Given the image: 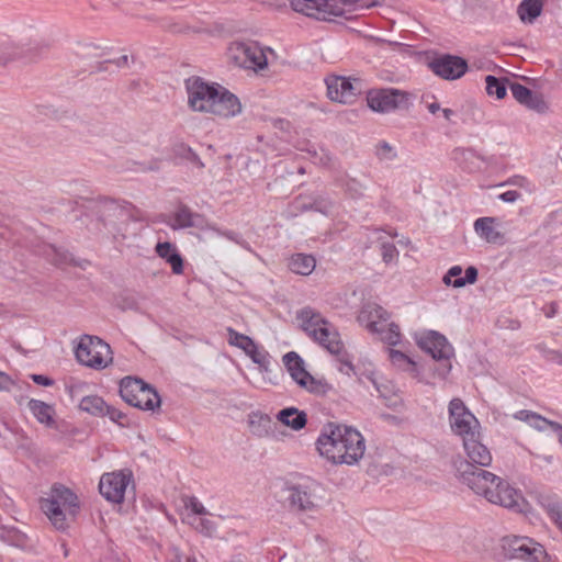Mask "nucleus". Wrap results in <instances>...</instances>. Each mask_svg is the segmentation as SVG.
<instances>
[{"label":"nucleus","mask_w":562,"mask_h":562,"mask_svg":"<svg viewBox=\"0 0 562 562\" xmlns=\"http://www.w3.org/2000/svg\"><path fill=\"white\" fill-rule=\"evenodd\" d=\"M30 411L33 416L45 426H52L54 424V408L53 406L38 401V400H30L27 404Z\"/></svg>","instance_id":"nucleus-32"},{"label":"nucleus","mask_w":562,"mask_h":562,"mask_svg":"<svg viewBox=\"0 0 562 562\" xmlns=\"http://www.w3.org/2000/svg\"><path fill=\"white\" fill-rule=\"evenodd\" d=\"M188 521L201 533L212 537L216 531V525L209 518L204 516L201 517H190L188 516Z\"/></svg>","instance_id":"nucleus-37"},{"label":"nucleus","mask_w":562,"mask_h":562,"mask_svg":"<svg viewBox=\"0 0 562 562\" xmlns=\"http://www.w3.org/2000/svg\"><path fill=\"white\" fill-rule=\"evenodd\" d=\"M514 418L528 424L530 427H532L533 429H536L538 431L544 432V431L550 430V431L557 434L559 437L560 443H562V425L561 424H559L557 422L549 420V419L542 417L541 415H539L535 412H531V411H527V409H521V411L516 412L514 414Z\"/></svg>","instance_id":"nucleus-19"},{"label":"nucleus","mask_w":562,"mask_h":562,"mask_svg":"<svg viewBox=\"0 0 562 562\" xmlns=\"http://www.w3.org/2000/svg\"><path fill=\"white\" fill-rule=\"evenodd\" d=\"M462 272L463 270L461 266H452L443 276V283L453 288H462L467 284H473L476 282L477 269L475 267H468L464 277H461Z\"/></svg>","instance_id":"nucleus-24"},{"label":"nucleus","mask_w":562,"mask_h":562,"mask_svg":"<svg viewBox=\"0 0 562 562\" xmlns=\"http://www.w3.org/2000/svg\"><path fill=\"white\" fill-rule=\"evenodd\" d=\"M376 155L381 160H385V161H392L396 158V151L390 144H387L385 142L381 143L378 146Z\"/></svg>","instance_id":"nucleus-43"},{"label":"nucleus","mask_w":562,"mask_h":562,"mask_svg":"<svg viewBox=\"0 0 562 562\" xmlns=\"http://www.w3.org/2000/svg\"><path fill=\"white\" fill-rule=\"evenodd\" d=\"M486 82V93L490 97H495L496 99L501 100L506 95V85L503 80L494 77V76H486L485 78Z\"/></svg>","instance_id":"nucleus-36"},{"label":"nucleus","mask_w":562,"mask_h":562,"mask_svg":"<svg viewBox=\"0 0 562 562\" xmlns=\"http://www.w3.org/2000/svg\"><path fill=\"white\" fill-rule=\"evenodd\" d=\"M427 110L431 114H437L438 112H441L442 109L440 108V104L438 102H431L427 104Z\"/></svg>","instance_id":"nucleus-54"},{"label":"nucleus","mask_w":562,"mask_h":562,"mask_svg":"<svg viewBox=\"0 0 562 562\" xmlns=\"http://www.w3.org/2000/svg\"><path fill=\"white\" fill-rule=\"evenodd\" d=\"M520 198V193L516 190H508L498 195V199L506 203H514Z\"/></svg>","instance_id":"nucleus-50"},{"label":"nucleus","mask_w":562,"mask_h":562,"mask_svg":"<svg viewBox=\"0 0 562 562\" xmlns=\"http://www.w3.org/2000/svg\"><path fill=\"white\" fill-rule=\"evenodd\" d=\"M496 218L494 217H479L474 221L473 228L476 235L490 244H502L504 235L497 231Z\"/></svg>","instance_id":"nucleus-23"},{"label":"nucleus","mask_w":562,"mask_h":562,"mask_svg":"<svg viewBox=\"0 0 562 562\" xmlns=\"http://www.w3.org/2000/svg\"><path fill=\"white\" fill-rule=\"evenodd\" d=\"M542 9V0H522L517 8V14L521 22L531 24L541 14Z\"/></svg>","instance_id":"nucleus-29"},{"label":"nucleus","mask_w":562,"mask_h":562,"mask_svg":"<svg viewBox=\"0 0 562 562\" xmlns=\"http://www.w3.org/2000/svg\"><path fill=\"white\" fill-rule=\"evenodd\" d=\"M367 101L371 110L380 113L405 110L411 105L409 94L397 89L370 91Z\"/></svg>","instance_id":"nucleus-14"},{"label":"nucleus","mask_w":562,"mask_h":562,"mask_svg":"<svg viewBox=\"0 0 562 562\" xmlns=\"http://www.w3.org/2000/svg\"><path fill=\"white\" fill-rule=\"evenodd\" d=\"M257 344L250 338L247 344H244V346H241V350L247 355L249 356V353H251V351L256 348Z\"/></svg>","instance_id":"nucleus-53"},{"label":"nucleus","mask_w":562,"mask_h":562,"mask_svg":"<svg viewBox=\"0 0 562 562\" xmlns=\"http://www.w3.org/2000/svg\"><path fill=\"white\" fill-rule=\"evenodd\" d=\"M538 458L543 459L548 463H551L553 461V457L552 456H547V457L546 456H543V457L542 456H538Z\"/></svg>","instance_id":"nucleus-61"},{"label":"nucleus","mask_w":562,"mask_h":562,"mask_svg":"<svg viewBox=\"0 0 562 562\" xmlns=\"http://www.w3.org/2000/svg\"><path fill=\"white\" fill-rule=\"evenodd\" d=\"M187 562H196V561H195V559H193V558H188V559H187Z\"/></svg>","instance_id":"nucleus-62"},{"label":"nucleus","mask_w":562,"mask_h":562,"mask_svg":"<svg viewBox=\"0 0 562 562\" xmlns=\"http://www.w3.org/2000/svg\"><path fill=\"white\" fill-rule=\"evenodd\" d=\"M389 319V312L375 303L364 304L358 315L359 323L370 333L378 330Z\"/></svg>","instance_id":"nucleus-21"},{"label":"nucleus","mask_w":562,"mask_h":562,"mask_svg":"<svg viewBox=\"0 0 562 562\" xmlns=\"http://www.w3.org/2000/svg\"><path fill=\"white\" fill-rule=\"evenodd\" d=\"M282 361L291 378L301 387L317 395L326 394L329 391L330 386L326 381L314 378L305 370L303 359L295 351L286 352Z\"/></svg>","instance_id":"nucleus-11"},{"label":"nucleus","mask_w":562,"mask_h":562,"mask_svg":"<svg viewBox=\"0 0 562 562\" xmlns=\"http://www.w3.org/2000/svg\"><path fill=\"white\" fill-rule=\"evenodd\" d=\"M13 56L0 48V65L7 64Z\"/></svg>","instance_id":"nucleus-55"},{"label":"nucleus","mask_w":562,"mask_h":562,"mask_svg":"<svg viewBox=\"0 0 562 562\" xmlns=\"http://www.w3.org/2000/svg\"><path fill=\"white\" fill-rule=\"evenodd\" d=\"M169 562H182L178 550H173L172 558L169 559Z\"/></svg>","instance_id":"nucleus-57"},{"label":"nucleus","mask_w":562,"mask_h":562,"mask_svg":"<svg viewBox=\"0 0 562 562\" xmlns=\"http://www.w3.org/2000/svg\"><path fill=\"white\" fill-rule=\"evenodd\" d=\"M277 419L295 431L303 429L307 423L306 414L295 407L281 409L277 415Z\"/></svg>","instance_id":"nucleus-27"},{"label":"nucleus","mask_w":562,"mask_h":562,"mask_svg":"<svg viewBox=\"0 0 562 562\" xmlns=\"http://www.w3.org/2000/svg\"><path fill=\"white\" fill-rule=\"evenodd\" d=\"M296 319L305 334L331 355L340 356L344 352L345 347L337 328L319 312L307 306L297 312Z\"/></svg>","instance_id":"nucleus-5"},{"label":"nucleus","mask_w":562,"mask_h":562,"mask_svg":"<svg viewBox=\"0 0 562 562\" xmlns=\"http://www.w3.org/2000/svg\"><path fill=\"white\" fill-rule=\"evenodd\" d=\"M189 153H190V155L193 157V160L196 162V165H198L200 168H202L204 165H203V162L200 160V158H199L194 153H192V150H191V149H189Z\"/></svg>","instance_id":"nucleus-59"},{"label":"nucleus","mask_w":562,"mask_h":562,"mask_svg":"<svg viewBox=\"0 0 562 562\" xmlns=\"http://www.w3.org/2000/svg\"><path fill=\"white\" fill-rule=\"evenodd\" d=\"M510 91L516 101L520 104H525L528 98H530L531 90L520 83H512Z\"/></svg>","instance_id":"nucleus-40"},{"label":"nucleus","mask_w":562,"mask_h":562,"mask_svg":"<svg viewBox=\"0 0 562 562\" xmlns=\"http://www.w3.org/2000/svg\"><path fill=\"white\" fill-rule=\"evenodd\" d=\"M381 255H382L383 261L389 263V262L394 261L397 258L398 251L393 244L384 243L381 246Z\"/></svg>","instance_id":"nucleus-45"},{"label":"nucleus","mask_w":562,"mask_h":562,"mask_svg":"<svg viewBox=\"0 0 562 562\" xmlns=\"http://www.w3.org/2000/svg\"><path fill=\"white\" fill-rule=\"evenodd\" d=\"M132 480L133 474L130 470L104 473L99 482V491L109 502L120 504L123 502L126 488Z\"/></svg>","instance_id":"nucleus-15"},{"label":"nucleus","mask_w":562,"mask_h":562,"mask_svg":"<svg viewBox=\"0 0 562 562\" xmlns=\"http://www.w3.org/2000/svg\"><path fill=\"white\" fill-rule=\"evenodd\" d=\"M199 216L193 214L188 207L182 206L178 209L173 215V228H186L196 225V218Z\"/></svg>","instance_id":"nucleus-34"},{"label":"nucleus","mask_w":562,"mask_h":562,"mask_svg":"<svg viewBox=\"0 0 562 562\" xmlns=\"http://www.w3.org/2000/svg\"><path fill=\"white\" fill-rule=\"evenodd\" d=\"M218 235L240 245L243 248L249 250V245L247 241H245L238 234L232 232V231H216Z\"/></svg>","instance_id":"nucleus-47"},{"label":"nucleus","mask_w":562,"mask_h":562,"mask_svg":"<svg viewBox=\"0 0 562 562\" xmlns=\"http://www.w3.org/2000/svg\"><path fill=\"white\" fill-rule=\"evenodd\" d=\"M441 113H442V116L447 121H451V117L454 115V112L451 109H448V108L447 109H442Z\"/></svg>","instance_id":"nucleus-56"},{"label":"nucleus","mask_w":562,"mask_h":562,"mask_svg":"<svg viewBox=\"0 0 562 562\" xmlns=\"http://www.w3.org/2000/svg\"><path fill=\"white\" fill-rule=\"evenodd\" d=\"M231 52L238 66L254 70L265 69L270 57L274 56L270 47H262L256 42L235 43Z\"/></svg>","instance_id":"nucleus-12"},{"label":"nucleus","mask_w":562,"mask_h":562,"mask_svg":"<svg viewBox=\"0 0 562 562\" xmlns=\"http://www.w3.org/2000/svg\"><path fill=\"white\" fill-rule=\"evenodd\" d=\"M288 493L286 501L293 512L305 513L315 508V499L305 487L292 486L288 490Z\"/></svg>","instance_id":"nucleus-22"},{"label":"nucleus","mask_w":562,"mask_h":562,"mask_svg":"<svg viewBox=\"0 0 562 562\" xmlns=\"http://www.w3.org/2000/svg\"><path fill=\"white\" fill-rule=\"evenodd\" d=\"M452 159L468 171H473L476 168L474 161L477 159V155L472 149L457 148L452 151Z\"/></svg>","instance_id":"nucleus-33"},{"label":"nucleus","mask_w":562,"mask_h":562,"mask_svg":"<svg viewBox=\"0 0 562 562\" xmlns=\"http://www.w3.org/2000/svg\"><path fill=\"white\" fill-rule=\"evenodd\" d=\"M524 105L529 110L536 111L537 113H546L549 109L548 103L544 101L543 97L539 93H535L533 91Z\"/></svg>","instance_id":"nucleus-38"},{"label":"nucleus","mask_w":562,"mask_h":562,"mask_svg":"<svg viewBox=\"0 0 562 562\" xmlns=\"http://www.w3.org/2000/svg\"><path fill=\"white\" fill-rule=\"evenodd\" d=\"M505 184L527 187L529 184V181L522 176H514V177L509 178L506 182L502 183L501 186H505Z\"/></svg>","instance_id":"nucleus-51"},{"label":"nucleus","mask_w":562,"mask_h":562,"mask_svg":"<svg viewBox=\"0 0 562 562\" xmlns=\"http://www.w3.org/2000/svg\"><path fill=\"white\" fill-rule=\"evenodd\" d=\"M122 61L126 63L127 61V56H123L122 57Z\"/></svg>","instance_id":"nucleus-63"},{"label":"nucleus","mask_w":562,"mask_h":562,"mask_svg":"<svg viewBox=\"0 0 562 562\" xmlns=\"http://www.w3.org/2000/svg\"><path fill=\"white\" fill-rule=\"evenodd\" d=\"M460 470V480L475 494L482 495L490 503L503 506L517 513L526 509L527 503L521 492L502 477L486 470H473L464 464Z\"/></svg>","instance_id":"nucleus-2"},{"label":"nucleus","mask_w":562,"mask_h":562,"mask_svg":"<svg viewBox=\"0 0 562 562\" xmlns=\"http://www.w3.org/2000/svg\"><path fill=\"white\" fill-rule=\"evenodd\" d=\"M389 359L398 370L409 372L414 376L418 375L417 363L405 352L393 348L387 349Z\"/></svg>","instance_id":"nucleus-28"},{"label":"nucleus","mask_w":562,"mask_h":562,"mask_svg":"<svg viewBox=\"0 0 562 562\" xmlns=\"http://www.w3.org/2000/svg\"><path fill=\"white\" fill-rule=\"evenodd\" d=\"M416 342L423 350L440 362L436 373L441 379H446L452 369L450 359L454 355L453 347L447 338L436 330H424L416 336Z\"/></svg>","instance_id":"nucleus-7"},{"label":"nucleus","mask_w":562,"mask_h":562,"mask_svg":"<svg viewBox=\"0 0 562 562\" xmlns=\"http://www.w3.org/2000/svg\"><path fill=\"white\" fill-rule=\"evenodd\" d=\"M79 508L77 495L68 487L55 484L47 497L41 501V509L57 529H65L69 517Z\"/></svg>","instance_id":"nucleus-6"},{"label":"nucleus","mask_w":562,"mask_h":562,"mask_svg":"<svg viewBox=\"0 0 562 562\" xmlns=\"http://www.w3.org/2000/svg\"><path fill=\"white\" fill-rule=\"evenodd\" d=\"M559 363L562 364V358L559 360Z\"/></svg>","instance_id":"nucleus-64"},{"label":"nucleus","mask_w":562,"mask_h":562,"mask_svg":"<svg viewBox=\"0 0 562 562\" xmlns=\"http://www.w3.org/2000/svg\"><path fill=\"white\" fill-rule=\"evenodd\" d=\"M379 5L378 0H291V8L306 16L321 21H333L347 12Z\"/></svg>","instance_id":"nucleus-4"},{"label":"nucleus","mask_w":562,"mask_h":562,"mask_svg":"<svg viewBox=\"0 0 562 562\" xmlns=\"http://www.w3.org/2000/svg\"><path fill=\"white\" fill-rule=\"evenodd\" d=\"M316 448L323 458L335 465H355L363 458L366 441L357 429L329 423L323 427Z\"/></svg>","instance_id":"nucleus-1"},{"label":"nucleus","mask_w":562,"mask_h":562,"mask_svg":"<svg viewBox=\"0 0 562 562\" xmlns=\"http://www.w3.org/2000/svg\"><path fill=\"white\" fill-rule=\"evenodd\" d=\"M120 394L126 403L144 411L160 407L161 401L156 390L137 378H124L120 383Z\"/></svg>","instance_id":"nucleus-8"},{"label":"nucleus","mask_w":562,"mask_h":562,"mask_svg":"<svg viewBox=\"0 0 562 562\" xmlns=\"http://www.w3.org/2000/svg\"><path fill=\"white\" fill-rule=\"evenodd\" d=\"M503 549L512 559L529 562H547V552L542 544L529 537H507L503 540Z\"/></svg>","instance_id":"nucleus-13"},{"label":"nucleus","mask_w":562,"mask_h":562,"mask_svg":"<svg viewBox=\"0 0 562 562\" xmlns=\"http://www.w3.org/2000/svg\"><path fill=\"white\" fill-rule=\"evenodd\" d=\"M327 95L340 103H350L358 94V88L346 77L329 76L325 79Z\"/></svg>","instance_id":"nucleus-18"},{"label":"nucleus","mask_w":562,"mask_h":562,"mask_svg":"<svg viewBox=\"0 0 562 562\" xmlns=\"http://www.w3.org/2000/svg\"><path fill=\"white\" fill-rule=\"evenodd\" d=\"M8 536L11 537V544L15 547L24 548L26 546V537L16 531H9Z\"/></svg>","instance_id":"nucleus-49"},{"label":"nucleus","mask_w":562,"mask_h":562,"mask_svg":"<svg viewBox=\"0 0 562 562\" xmlns=\"http://www.w3.org/2000/svg\"><path fill=\"white\" fill-rule=\"evenodd\" d=\"M14 381L5 372L0 371V391L9 392L12 390Z\"/></svg>","instance_id":"nucleus-48"},{"label":"nucleus","mask_w":562,"mask_h":562,"mask_svg":"<svg viewBox=\"0 0 562 562\" xmlns=\"http://www.w3.org/2000/svg\"><path fill=\"white\" fill-rule=\"evenodd\" d=\"M312 207L317 212H321L325 215H329V214H331L334 204L331 201L327 200L326 198L319 196L318 199H316L314 201Z\"/></svg>","instance_id":"nucleus-44"},{"label":"nucleus","mask_w":562,"mask_h":562,"mask_svg":"<svg viewBox=\"0 0 562 562\" xmlns=\"http://www.w3.org/2000/svg\"><path fill=\"white\" fill-rule=\"evenodd\" d=\"M249 339L250 337L236 331L232 327L227 328V341L229 345L241 349V346H244V344H247Z\"/></svg>","instance_id":"nucleus-42"},{"label":"nucleus","mask_w":562,"mask_h":562,"mask_svg":"<svg viewBox=\"0 0 562 562\" xmlns=\"http://www.w3.org/2000/svg\"><path fill=\"white\" fill-rule=\"evenodd\" d=\"M77 360L97 370L108 367L113 358L110 346L99 337L83 335L75 350Z\"/></svg>","instance_id":"nucleus-9"},{"label":"nucleus","mask_w":562,"mask_h":562,"mask_svg":"<svg viewBox=\"0 0 562 562\" xmlns=\"http://www.w3.org/2000/svg\"><path fill=\"white\" fill-rule=\"evenodd\" d=\"M32 380L36 384L43 385V386H50L53 384V381L49 378L42 375V374H33Z\"/></svg>","instance_id":"nucleus-52"},{"label":"nucleus","mask_w":562,"mask_h":562,"mask_svg":"<svg viewBox=\"0 0 562 562\" xmlns=\"http://www.w3.org/2000/svg\"><path fill=\"white\" fill-rule=\"evenodd\" d=\"M449 425L454 435L463 440L479 436L481 425L461 398H452L448 406Z\"/></svg>","instance_id":"nucleus-10"},{"label":"nucleus","mask_w":562,"mask_h":562,"mask_svg":"<svg viewBox=\"0 0 562 562\" xmlns=\"http://www.w3.org/2000/svg\"><path fill=\"white\" fill-rule=\"evenodd\" d=\"M50 250H52L53 252H55V254H56V256H58V257H59L58 259H57V258H56V259H54V262H55L56 265H57V263H60V262H63V261L65 260V258H64V257H61V255L58 252V250H57L56 248L50 247Z\"/></svg>","instance_id":"nucleus-58"},{"label":"nucleus","mask_w":562,"mask_h":562,"mask_svg":"<svg viewBox=\"0 0 562 562\" xmlns=\"http://www.w3.org/2000/svg\"><path fill=\"white\" fill-rule=\"evenodd\" d=\"M186 508L192 512V517H201L209 515V512L204 507V505L194 496L189 497L186 501Z\"/></svg>","instance_id":"nucleus-41"},{"label":"nucleus","mask_w":562,"mask_h":562,"mask_svg":"<svg viewBox=\"0 0 562 562\" xmlns=\"http://www.w3.org/2000/svg\"><path fill=\"white\" fill-rule=\"evenodd\" d=\"M156 252L170 265L175 274L183 272V259L175 245L168 241L158 243L156 245Z\"/></svg>","instance_id":"nucleus-26"},{"label":"nucleus","mask_w":562,"mask_h":562,"mask_svg":"<svg viewBox=\"0 0 562 562\" xmlns=\"http://www.w3.org/2000/svg\"><path fill=\"white\" fill-rule=\"evenodd\" d=\"M357 186H358V183L356 181H351L350 183H348L347 190L349 192H352L353 190H355V192H357Z\"/></svg>","instance_id":"nucleus-60"},{"label":"nucleus","mask_w":562,"mask_h":562,"mask_svg":"<svg viewBox=\"0 0 562 562\" xmlns=\"http://www.w3.org/2000/svg\"><path fill=\"white\" fill-rule=\"evenodd\" d=\"M463 442V449L469 458L470 462H461L458 468V474L460 475V470H465L464 464L471 465L473 470H479L474 468V464L480 467H488L492 463V454L487 447L481 442V434L479 436H472Z\"/></svg>","instance_id":"nucleus-17"},{"label":"nucleus","mask_w":562,"mask_h":562,"mask_svg":"<svg viewBox=\"0 0 562 562\" xmlns=\"http://www.w3.org/2000/svg\"><path fill=\"white\" fill-rule=\"evenodd\" d=\"M290 269L296 274L308 276L316 267L313 256L305 254H295L290 259Z\"/></svg>","instance_id":"nucleus-30"},{"label":"nucleus","mask_w":562,"mask_h":562,"mask_svg":"<svg viewBox=\"0 0 562 562\" xmlns=\"http://www.w3.org/2000/svg\"><path fill=\"white\" fill-rule=\"evenodd\" d=\"M373 384L375 386V390L376 392L379 393V395L381 397H383L384 400H386V405L390 406V407H396L398 402H400V398L397 396H395V398H392L389 396V389L387 386L383 385V384H380L378 383L376 381H373Z\"/></svg>","instance_id":"nucleus-46"},{"label":"nucleus","mask_w":562,"mask_h":562,"mask_svg":"<svg viewBox=\"0 0 562 562\" xmlns=\"http://www.w3.org/2000/svg\"><path fill=\"white\" fill-rule=\"evenodd\" d=\"M371 334L376 335L383 342L389 346H396L401 342L402 334L398 325L393 322H385L381 325L378 330L372 331Z\"/></svg>","instance_id":"nucleus-31"},{"label":"nucleus","mask_w":562,"mask_h":562,"mask_svg":"<svg viewBox=\"0 0 562 562\" xmlns=\"http://www.w3.org/2000/svg\"><path fill=\"white\" fill-rule=\"evenodd\" d=\"M248 357L263 370H267L270 364L269 352L258 345Z\"/></svg>","instance_id":"nucleus-39"},{"label":"nucleus","mask_w":562,"mask_h":562,"mask_svg":"<svg viewBox=\"0 0 562 562\" xmlns=\"http://www.w3.org/2000/svg\"><path fill=\"white\" fill-rule=\"evenodd\" d=\"M429 68L434 74L446 80H456L461 78L468 70L467 61L458 56L442 55L429 63Z\"/></svg>","instance_id":"nucleus-16"},{"label":"nucleus","mask_w":562,"mask_h":562,"mask_svg":"<svg viewBox=\"0 0 562 562\" xmlns=\"http://www.w3.org/2000/svg\"><path fill=\"white\" fill-rule=\"evenodd\" d=\"M79 408L93 416H108L112 422H119L123 417L120 411L106 405L103 398L98 395L82 397Z\"/></svg>","instance_id":"nucleus-20"},{"label":"nucleus","mask_w":562,"mask_h":562,"mask_svg":"<svg viewBox=\"0 0 562 562\" xmlns=\"http://www.w3.org/2000/svg\"><path fill=\"white\" fill-rule=\"evenodd\" d=\"M250 432L259 438L269 437L274 431V423L271 417L261 412H252L248 416Z\"/></svg>","instance_id":"nucleus-25"},{"label":"nucleus","mask_w":562,"mask_h":562,"mask_svg":"<svg viewBox=\"0 0 562 562\" xmlns=\"http://www.w3.org/2000/svg\"><path fill=\"white\" fill-rule=\"evenodd\" d=\"M186 89L188 104L193 111L207 112L222 117H233L241 112L239 99L217 83L191 77L186 80Z\"/></svg>","instance_id":"nucleus-3"},{"label":"nucleus","mask_w":562,"mask_h":562,"mask_svg":"<svg viewBox=\"0 0 562 562\" xmlns=\"http://www.w3.org/2000/svg\"><path fill=\"white\" fill-rule=\"evenodd\" d=\"M542 507L547 510L551 519L562 528V502L553 498H543Z\"/></svg>","instance_id":"nucleus-35"}]
</instances>
